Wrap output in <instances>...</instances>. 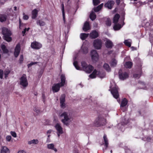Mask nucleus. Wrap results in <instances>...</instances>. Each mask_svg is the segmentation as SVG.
Instances as JSON below:
<instances>
[{"instance_id": "f257e3e1", "label": "nucleus", "mask_w": 153, "mask_h": 153, "mask_svg": "<svg viewBox=\"0 0 153 153\" xmlns=\"http://www.w3.org/2000/svg\"><path fill=\"white\" fill-rule=\"evenodd\" d=\"M60 117L62 118V122L66 126H69L73 120L72 113L70 111L64 112L60 115Z\"/></svg>"}, {"instance_id": "f03ea898", "label": "nucleus", "mask_w": 153, "mask_h": 153, "mask_svg": "<svg viewBox=\"0 0 153 153\" xmlns=\"http://www.w3.org/2000/svg\"><path fill=\"white\" fill-rule=\"evenodd\" d=\"M61 82L60 83L54 84L52 87V90L53 92L58 91L60 87L64 86L65 82V77L64 74H62L60 77Z\"/></svg>"}, {"instance_id": "7ed1b4c3", "label": "nucleus", "mask_w": 153, "mask_h": 153, "mask_svg": "<svg viewBox=\"0 0 153 153\" xmlns=\"http://www.w3.org/2000/svg\"><path fill=\"white\" fill-rule=\"evenodd\" d=\"M111 84L110 89L109 90H110L111 93L113 97L116 99H117L119 97L117 87L114 81H112Z\"/></svg>"}, {"instance_id": "20e7f679", "label": "nucleus", "mask_w": 153, "mask_h": 153, "mask_svg": "<svg viewBox=\"0 0 153 153\" xmlns=\"http://www.w3.org/2000/svg\"><path fill=\"white\" fill-rule=\"evenodd\" d=\"M2 33L4 35V39L8 42H10L12 38L10 36L11 35L10 31L6 28H3L2 30Z\"/></svg>"}, {"instance_id": "39448f33", "label": "nucleus", "mask_w": 153, "mask_h": 153, "mask_svg": "<svg viewBox=\"0 0 153 153\" xmlns=\"http://www.w3.org/2000/svg\"><path fill=\"white\" fill-rule=\"evenodd\" d=\"M94 123L97 126H103L106 123V120L102 116L99 115L95 120Z\"/></svg>"}, {"instance_id": "423d86ee", "label": "nucleus", "mask_w": 153, "mask_h": 153, "mask_svg": "<svg viewBox=\"0 0 153 153\" xmlns=\"http://www.w3.org/2000/svg\"><path fill=\"white\" fill-rule=\"evenodd\" d=\"M81 65L82 70L86 73H90L94 69V68L92 66L90 65H88L86 63L84 62H82Z\"/></svg>"}, {"instance_id": "0eeeda50", "label": "nucleus", "mask_w": 153, "mask_h": 153, "mask_svg": "<svg viewBox=\"0 0 153 153\" xmlns=\"http://www.w3.org/2000/svg\"><path fill=\"white\" fill-rule=\"evenodd\" d=\"M19 84L22 88H25L28 85V82L25 75H23L19 79Z\"/></svg>"}, {"instance_id": "6e6552de", "label": "nucleus", "mask_w": 153, "mask_h": 153, "mask_svg": "<svg viewBox=\"0 0 153 153\" xmlns=\"http://www.w3.org/2000/svg\"><path fill=\"white\" fill-rule=\"evenodd\" d=\"M91 59L93 61L96 62L99 59V55L96 51L95 50H92L91 51L90 53Z\"/></svg>"}, {"instance_id": "1a4fd4ad", "label": "nucleus", "mask_w": 153, "mask_h": 153, "mask_svg": "<svg viewBox=\"0 0 153 153\" xmlns=\"http://www.w3.org/2000/svg\"><path fill=\"white\" fill-rule=\"evenodd\" d=\"M102 43L101 40L99 39L95 40L93 42V45L94 48L99 50L101 49Z\"/></svg>"}, {"instance_id": "9d476101", "label": "nucleus", "mask_w": 153, "mask_h": 153, "mask_svg": "<svg viewBox=\"0 0 153 153\" xmlns=\"http://www.w3.org/2000/svg\"><path fill=\"white\" fill-rule=\"evenodd\" d=\"M55 129L57 131V134L58 136L59 137L61 134L63 133L62 128L59 123H56L55 126Z\"/></svg>"}, {"instance_id": "9b49d317", "label": "nucleus", "mask_w": 153, "mask_h": 153, "mask_svg": "<svg viewBox=\"0 0 153 153\" xmlns=\"http://www.w3.org/2000/svg\"><path fill=\"white\" fill-rule=\"evenodd\" d=\"M31 46L33 49H39L42 47V45L38 42L34 41L31 43Z\"/></svg>"}, {"instance_id": "f8f14e48", "label": "nucleus", "mask_w": 153, "mask_h": 153, "mask_svg": "<svg viewBox=\"0 0 153 153\" xmlns=\"http://www.w3.org/2000/svg\"><path fill=\"white\" fill-rule=\"evenodd\" d=\"M128 101L126 98H124L122 100L120 107L121 109L123 111H124L126 110L125 107Z\"/></svg>"}, {"instance_id": "ddd939ff", "label": "nucleus", "mask_w": 153, "mask_h": 153, "mask_svg": "<svg viewBox=\"0 0 153 153\" xmlns=\"http://www.w3.org/2000/svg\"><path fill=\"white\" fill-rule=\"evenodd\" d=\"M65 97L64 95L61 96L60 99V105L61 108L63 109L66 107V105L65 103Z\"/></svg>"}, {"instance_id": "4468645a", "label": "nucleus", "mask_w": 153, "mask_h": 153, "mask_svg": "<svg viewBox=\"0 0 153 153\" xmlns=\"http://www.w3.org/2000/svg\"><path fill=\"white\" fill-rule=\"evenodd\" d=\"M119 76L120 79L124 80L128 77V74L127 72H123L122 73H119Z\"/></svg>"}, {"instance_id": "2eb2a0df", "label": "nucleus", "mask_w": 153, "mask_h": 153, "mask_svg": "<svg viewBox=\"0 0 153 153\" xmlns=\"http://www.w3.org/2000/svg\"><path fill=\"white\" fill-rule=\"evenodd\" d=\"M20 45L19 44H18L16 45L15 48V51L14 52V55L15 57H17L20 53Z\"/></svg>"}, {"instance_id": "dca6fc26", "label": "nucleus", "mask_w": 153, "mask_h": 153, "mask_svg": "<svg viewBox=\"0 0 153 153\" xmlns=\"http://www.w3.org/2000/svg\"><path fill=\"white\" fill-rule=\"evenodd\" d=\"M47 148L55 152H57V149L55 147V145L53 143H50L47 145Z\"/></svg>"}, {"instance_id": "f3484780", "label": "nucleus", "mask_w": 153, "mask_h": 153, "mask_svg": "<svg viewBox=\"0 0 153 153\" xmlns=\"http://www.w3.org/2000/svg\"><path fill=\"white\" fill-rule=\"evenodd\" d=\"M9 149L6 146H2L0 149V153H10Z\"/></svg>"}, {"instance_id": "a211bd4d", "label": "nucleus", "mask_w": 153, "mask_h": 153, "mask_svg": "<svg viewBox=\"0 0 153 153\" xmlns=\"http://www.w3.org/2000/svg\"><path fill=\"white\" fill-rule=\"evenodd\" d=\"M114 1H108L105 4V6L109 9H111L114 4Z\"/></svg>"}, {"instance_id": "6ab92c4d", "label": "nucleus", "mask_w": 153, "mask_h": 153, "mask_svg": "<svg viewBox=\"0 0 153 153\" xmlns=\"http://www.w3.org/2000/svg\"><path fill=\"white\" fill-rule=\"evenodd\" d=\"M106 47L108 48H111L113 46V44L112 42L110 40L107 39L105 42Z\"/></svg>"}, {"instance_id": "aec40b11", "label": "nucleus", "mask_w": 153, "mask_h": 153, "mask_svg": "<svg viewBox=\"0 0 153 153\" xmlns=\"http://www.w3.org/2000/svg\"><path fill=\"white\" fill-rule=\"evenodd\" d=\"M90 36L92 39H95L98 37V33L96 31L93 30L90 34Z\"/></svg>"}, {"instance_id": "412c9836", "label": "nucleus", "mask_w": 153, "mask_h": 153, "mask_svg": "<svg viewBox=\"0 0 153 153\" xmlns=\"http://www.w3.org/2000/svg\"><path fill=\"white\" fill-rule=\"evenodd\" d=\"M90 29V27L89 26V23L88 22H86L84 23L83 27V30L85 31H86Z\"/></svg>"}, {"instance_id": "4be33fe9", "label": "nucleus", "mask_w": 153, "mask_h": 153, "mask_svg": "<svg viewBox=\"0 0 153 153\" xmlns=\"http://www.w3.org/2000/svg\"><path fill=\"white\" fill-rule=\"evenodd\" d=\"M97 71L95 70L92 73L89 75V77L91 79L94 78L97 76Z\"/></svg>"}, {"instance_id": "5701e85b", "label": "nucleus", "mask_w": 153, "mask_h": 153, "mask_svg": "<svg viewBox=\"0 0 153 153\" xmlns=\"http://www.w3.org/2000/svg\"><path fill=\"white\" fill-rule=\"evenodd\" d=\"M38 143L39 141L37 139H33L28 141V144L29 145H36Z\"/></svg>"}, {"instance_id": "b1692460", "label": "nucleus", "mask_w": 153, "mask_h": 153, "mask_svg": "<svg viewBox=\"0 0 153 153\" xmlns=\"http://www.w3.org/2000/svg\"><path fill=\"white\" fill-rule=\"evenodd\" d=\"M38 11L36 9L33 10L32 12V18L33 19H35L37 17Z\"/></svg>"}, {"instance_id": "393cba45", "label": "nucleus", "mask_w": 153, "mask_h": 153, "mask_svg": "<svg viewBox=\"0 0 153 153\" xmlns=\"http://www.w3.org/2000/svg\"><path fill=\"white\" fill-rule=\"evenodd\" d=\"M97 76L101 78H102L105 77V73L103 72L97 71Z\"/></svg>"}, {"instance_id": "a878e982", "label": "nucleus", "mask_w": 153, "mask_h": 153, "mask_svg": "<svg viewBox=\"0 0 153 153\" xmlns=\"http://www.w3.org/2000/svg\"><path fill=\"white\" fill-rule=\"evenodd\" d=\"M104 140L105 142L104 146L105 147V149H106L108 147V140L106 137V135H104L103 136Z\"/></svg>"}, {"instance_id": "bb28decb", "label": "nucleus", "mask_w": 153, "mask_h": 153, "mask_svg": "<svg viewBox=\"0 0 153 153\" xmlns=\"http://www.w3.org/2000/svg\"><path fill=\"white\" fill-rule=\"evenodd\" d=\"M81 51L83 53L85 54H86L88 52L87 48L83 45L82 47Z\"/></svg>"}, {"instance_id": "cd10ccee", "label": "nucleus", "mask_w": 153, "mask_h": 153, "mask_svg": "<svg viewBox=\"0 0 153 153\" xmlns=\"http://www.w3.org/2000/svg\"><path fill=\"white\" fill-rule=\"evenodd\" d=\"M119 24L114 23V25L113 27V29L115 30H120L122 27Z\"/></svg>"}, {"instance_id": "c85d7f7f", "label": "nucleus", "mask_w": 153, "mask_h": 153, "mask_svg": "<svg viewBox=\"0 0 153 153\" xmlns=\"http://www.w3.org/2000/svg\"><path fill=\"white\" fill-rule=\"evenodd\" d=\"M133 65V63L131 62H126L124 66L125 68H131Z\"/></svg>"}, {"instance_id": "c756f323", "label": "nucleus", "mask_w": 153, "mask_h": 153, "mask_svg": "<svg viewBox=\"0 0 153 153\" xmlns=\"http://www.w3.org/2000/svg\"><path fill=\"white\" fill-rule=\"evenodd\" d=\"M131 40L130 39L126 40L124 41V43L128 47H130L131 43Z\"/></svg>"}, {"instance_id": "7c9ffc66", "label": "nucleus", "mask_w": 153, "mask_h": 153, "mask_svg": "<svg viewBox=\"0 0 153 153\" xmlns=\"http://www.w3.org/2000/svg\"><path fill=\"white\" fill-rule=\"evenodd\" d=\"M1 48L4 53H7L8 52V50L6 48L5 45L2 44L1 45Z\"/></svg>"}, {"instance_id": "2f4dec72", "label": "nucleus", "mask_w": 153, "mask_h": 153, "mask_svg": "<svg viewBox=\"0 0 153 153\" xmlns=\"http://www.w3.org/2000/svg\"><path fill=\"white\" fill-rule=\"evenodd\" d=\"M88 33H82L80 35V38L82 40H85L88 36Z\"/></svg>"}, {"instance_id": "473e14b6", "label": "nucleus", "mask_w": 153, "mask_h": 153, "mask_svg": "<svg viewBox=\"0 0 153 153\" xmlns=\"http://www.w3.org/2000/svg\"><path fill=\"white\" fill-rule=\"evenodd\" d=\"M120 18V15L118 14H116L114 18L113 19V22L114 23H117L118 21L119 18Z\"/></svg>"}, {"instance_id": "72a5a7b5", "label": "nucleus", "mask_w": 153, "mask_h": 153, "mask_svg": "<svg viewBox=\"0 0 153 153\" xmlns=\"http://www.w3.org/2000/svg\"><path fill=\"white\" fill-rule=\"evenodd\" d=\"M96 15L95 13L93 11L91 12L90 16V19L92 21H93L96 19Z\"/></svg>"}, {"instance_id": "f704fd0d", "label": "nucleus", "mask_w": 153, "mask_h": 153, "mask_svg": "<svg viewBox=\"0 0 153 153\" xmlns=\"http://www.w3.org/2000/svg\"><path fill=\"white\" fill-rule=\"evenodd\" d=\"M7 19V16L6 15L3 14L0 15V22H3L6 21Z\"/></svg>"}, {"instance_id": "c9c22d12", "label": "nucleus", "mask_w": 153, "mask_h": 153, "mask_svg": "<svg viewBox=\"0 0 153 153\" xmlns=\"http://www.w3.org/2000/svg\"><path fill=\"white\" fill-rule=\"evenodd\" d=\"M37 24L40 26H44L45 25V23L42 20H39L36 22Z\"/></svg>"}, {"instance_id": "e433bc0d", "label": "nucleus", "mask_w": 153, "mask_h": 153, "mask_svg": "<svg viewBox=\"0 0 153 153\" xmlns=\"http://www.w3.org/2000/svg\"><path fill=\"white\" fill-rule=\"evenodd\" d=\"M103 6V4H101L96 8H94V10L95 12H97L102 8Z\"/></svg>"}, {"instance_id": "4c0bfd02", "label": "nucleus", "mask_w": 153, "mask_h": 153, "mask_svg": "<svg viewBox=\"0 0 153 153\" xmlns=\"http://www.w3.org/2000/svg\"><path fill=\"white\" fill-rule=\"evenodd\" d=\"M62 11L63 20L64 21V22H65V10H64V4L63 3L62 4Z\"/></svg>"}, {"instance_id": "58836bf2", "label": "nucleus", "mask_w": 153, "mask_h": 153, "mask_svg": "<svg viewBox=\"0 0 153 153\" xmlns=\"http://www.w3.org/2000/svg\"><path fill=\"white\" fill-rule=\"evenodd\" d=\"M103 67L107 71H109L111 70V68L108 65L107 63H105L103 65Z\"/></svg>"}, {"instance_id": "ea45409f", "label": "nucleus", "mask_w": 153, "mask_h": 153, "mask_svg": "<svg viewBox=\"0 0 153 153\" xmlns=\"http://www.w3.org/2000/svg\"><path fill=\"white\" fill-rule=\"evenodd\" d=\"M117 63V60L115 59H113L111 62V66L114 67L116 65Z\"/></svg>"}, {"instance_id": "a19ab883", "label": "nucleus", "mask_w": 153, "mask_h": 153, "mask_svg": "<svg viewBox=\"0 0 153 153\" xmlns=\"http://www.w3.org/2000/svg\"><path fill=\"white\" fill-rule=\"evenodd\" d=\"M76 69L78 70H81V68L79 67L77 65V61H74L73 63Z\"/></svg>"}, {"instance_id": "79ce46f5", "label": "nucleus", "mask_w": 153, "mask_h": 153, "mask_svg": "<svg viewBox=\"0 0 153 153\" xmlns=\"http://www.w3.org/2000/svg\"><path fill=\"white\" fill-rule=\"evenodd\" d=\"M10 73V71L8 70H5L4 71V74L5 75V78L6 79H7V77L8 76V75Z\"/></svg>"}, {"instance_id": "37998d69", "label": "nucleus", "mask_w": 153, "mask_h": 153, "mask_svg": "<svg viewBox=\"0 0 153 153\" xmlns=\"http://www.w3.org/2000/svg\"><path fill=\"white\" fill-rule=\"evenodd\" d=\"M106 24L107 26H110L111 25V22L110 19L108 18L106 21Z\"/></svg>"}, {"instance_id": "c03bdc74", "label": "nucleus", "mask_w": 153, "mask_h": 153, "mask_svg": "<svg viewBox=\"0 0 153 153\" xmlns=\"http://www.w3.org/2000/svg\"><path fill=\"white\" fill-rule=\"evenodd\" d=\"M93 2L94 5H97L100 3L99 0H93Z\"/></svg>"}, {"instance_id": "a18cd8bd", "label": "nucleus", "mask_w": 153, "mask_h": 153, "mask_svg": "<svg viewBox=\"0 0 153 153\" xmlns=\"http://www.w3.org/2000/svg\"><path fill=\"white\" fill-rule=\"evenodd\" d=\"M141 75V74L140 73L139 74H135L133 75V77L136 79H138L140 76Z\"/></svg>"}, {"instance_id": "49530a36", "label": "nucleus", "mask_w": 153, "mask_h": 153, "mask_svg": "<svg viewBox=\"0 0 153 153\" xmlns=\"http://www.w3.org/2000/svg\"><path fill=\"white\" fill-rule=\"evenodd\" d=\"M37 63V62H31L30 63L27 65L28 67L29 68L32 65L36 64Z\"/></svg>"}, {"instance_id": "de8ad7c7", "label": "nucleus", "mask_w": 153, "mask_h": 153, "mask_svg": "<svg viewBox=\"0 0 153 153\" xmlns=\"http://www.w3.org/2000/svg\"><path fill=\"white\" fill-rule=\"evenodd\" d=\"M24 59L23 56L22 55H21L19 59V62L20 63H21L23 61Z\"/></svg>"}, {"instance_id": "09e8293b", "label": "nucleus", "mask_w": 153, "mask_h": 153, "mask_svg": "<svg viewBox=\"0 0 153 153\" xmlns=\"http://www.w3.org/2000/svg\"><path fill=\"white\" fill-rule=\"evenodd\" d=\"M11 139V137L10 136L8 135L6 137V140L8 142H10Z\"/></svg>"}, {"instance_id": "8fccbe9b", "label": "nucleus", "mask_w": 153, "mask_h": 153, "mask_svg": "<svg viewBox=\"0 0 153 153\" xmlns=\"http://www.w3.org/2000/svg\"><path fill=\"white\" fill-rule=\"evenodd\" d=\"M17 153H26V152L25 150L20 149L18 151Z\"/></svg>"}, {"instance_id": "3c124183", "label": "nucleus", "mask_w": 153, "mask_h": 153, "mask_svg": "<svg viewBox=\"0 0 153 153\" xmlns=\"http://www.w3.org/2000/svg\"><path fill=\"white\" fill-rule=\"evenodd\" d=\"M52 130L51 129H50L47 132V135L48 137H49L50 136V134L52 132Z\"/></svg>"}, {"instance_id": "603ef678", "label": "nucleus", "mask_w": 153, "mask_h": 153, "mask_svg": "<svg viewBox=\"0 0 153 153\" xmlns=\"http://www.w3.org/2000/svg\"><path fill=\"white\" fill-rule=\"evenodd\" d=\"M23 19H24L27 20L28 19L29 17L27 15H25V13H23Z\"/></svg>"}, {"instance_id": "864d4df0", "label": "nucleus", "mask_w": 153, "mask_h": 153, "mask_svg": "<svg viewBox=\"0 0 153 153\" xmlns=\"http://www.w3.org/2000/svg\"><path fill=\"white\" fill-rule=\"evenodd\" d=\"M3 71L1 69L0 70V79H2L3 77Z\"/></svg>"}, {"instance_id": "5fc2aeb1", "label": "nucleus", "mask_w": 153, "mask_h": 153, "mask_svg": "<svg viewBox=\"0 0 153 153\" xmlns=\"http://www.w3.org/2000/svg\"><path fill=\"white\" fill-rule=\"evenodd\" d=\"M11 135L14 137H16V133L13 131H11L10 132Z\"/></svg>"}, {"instance_id": "6e6d98bb", "label": "nucleus", "mask_w": 153, "mask_h": 153, "mask_svg": "<svg viewBox=\"0 0 153 153\" xmlns=\"http://www.w3.org/2000/svg\"><path fill=\"white\" fill-rule=\"evenodd\" d=\"M34 111L36 112L37 114H39L40 113V111L38 109L35 108L34 109Z\"/></svg>"}, {"instance_id": "4d7b16f0", "label": "nucleus", "mask_w": 153, "mask_h": 153, "mask_svg": "<svg viewBox=\"0 0 153 153\" xmlns=\"http://www.w3.org/2000/svg\"><path fill=\"white\" fill-rule=\"evenodd\" d=\"M26 31V28H25V29H24V30L22 31V33L23 34V36H24V34L25 33Z\"/></svg>"}, {"instance_id": "13d9d810", "label": "nucleus", "mask_w": 153, "mask_h": 153, "mask_svg": "<svg viewBox=\"0 0 153 153\" xmlns=\"http://www.w3.org/2000/svg\"><path fill=\"white\" fill-rule=\"evenodd\" d=\"M116 2L117 5H119L120 3V0H116Z\"/></svg>"}, {"instance_id": "bf43d9fd", "label": "nucleus", "mask_w": 153, "mask_h": 153, "mask_svg": "<svg viewBox=\"0 0 153 153\" xmlns=\"http://www.w3.org/2000/svg\"><path fill=\"white\" fill-rule=\"evenodd\" d=\"M14 10H17V7L16 6H15L13 7Z\"/></svg>"}, {"instance_id": "052dcab7", "label": "nucleus", "mask_w": 153, "mask_h": 153, "mask_svg": "<svg viewBox=\"0 0 153 153\" xmlns=\"http://www.w3.org/2000/svg\"><path fill=\"white\" fill-rule=\"evenodd\" d=\"M123 122L124 123V124H126V123H128V122L127 121H126L124 122V121H123Z\"/></svg>"}, {"instance_id": "680f3d73", "label": "nucleus", "mask_w": 153, "mask_h": 153, "mask_svg": "<svg viewBox=\"0 0 153 153\" xmlns=\"http://www.w3.org/2000/svg\"><path fill=\"white\" fill-rule=\"evenodd\" d=\"M150 42H151L152 43L153 42V41L152 40V39L150 38Z\"/></svg>"}, {"instance_id": "e2e57ef3", "label": "nucleus", "mask_w": 153, "mask_h": 153, "mask_svg": "<svg viewBox=\"0 0 153 153\" xmlns=\"http://www.w3.org/2000/svg\"><path fill=\"white\" fill-rule=\"evenodd\" d=\"M150 140V138H149V139H148V138L147 139V141H149Z\"/></svg>"}, {"instance_id": "0e129e2a", "label": "nucleus", "mask_w": 153, "mask_h": 153, "mask_svg": "<svg viewBox=\"0 0 153 153\" xmlns=\"http://www.w3.org/2000/svg\"><path fill=\"white\" fill-rule=\"evenodd\" d=\"M21 25V21H19V27H20V28Z\"/></svg>"}, {"instance_id": "69168bd1", "label": "nucleus", "mask_w": 153, "mask_h": 153, "mask_svg": "<svg viewBox=\"0 0 153 153\" xmlns=\"http://www.w3.org/2000/svg\"><path fill=\"white\" fill-rule=\"evenodd\" d=\"M42 97L44 99L45 98V96L44 95H43L42 96Z\"/></svg>"}, {"instance_id": "338daca9", "label": "nucleus", "mask_w": 153, "mask_h": 153, "mask_svg": "<svg viewBox=\"0 0 153 153\" xmlns=\"http://www.w3.org/2000/svg\"><path fill=\"white\" fill-rule=\"evenodd\" d=\"M97 24H96V23H95V25H94V26H95V27H97Z\"/></svg>"}, {"instance_id": "774afa93", "label": "nucleus", "mask_w": 153, "mask_h": 153, "mask_svg": "<svg viewBox=\"0 0 153 153\" xmlns=\"http://www.w3.org/2000/svg\"><path fill=\"white\" fill-rule=\"evenodd\" d=\"M30 29L29 28H26V30L28 31Z\"/></svg>"}]
</instances>
